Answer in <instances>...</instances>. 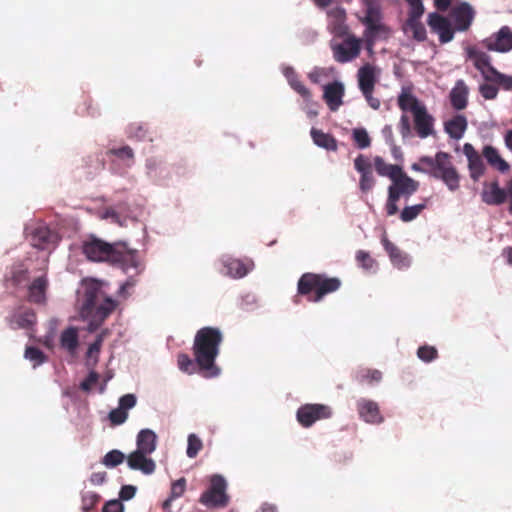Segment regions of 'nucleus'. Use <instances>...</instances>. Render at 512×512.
Wrapping results in <instances>:
<instances>
[{
  "label": "nucleus",
  "mask_w": 512,
  "mask_h": 512,
  "mask_svg": "<svg viewBox=\"0 0 512 512\" xmlns=\"http://www.w3.org/2000/svg\"><path fill=\"white\" fill-rule=\"evenodd\" d=\"M399 167L400 166L395 164L386 163L385 160L380 156H376L374 158V168L376 172L380 176L388 177L390 180L392 179L396 171H398Z\"/></svg>",
  "instance_id": "nucleus-39"
},
{
  "label": "nucleus",
  "mask_w": 512,
  "mask_h": 512,
  "mask_svg": "<svg viewBox=\"0 0 512 512\" xmlns=\"http://www.w3.org/2000/svg\"><path fill=\"white\" fill-rule=\"evenodd\" d=\"M225 267L227 274L234 278H241L248 272L246 265L238 259H230L226 261Z\"/></svg>",
  "instance_id": "nucleus-41"
},
{
  "label": "nucleus",
  "mask_w": 512,
  "mask_h": 512,
  "mask_svg": "<svg viewBox=\"0 0 512 512\" xmlns=\"http://www.w3.org/2000/svg\"><path fill=\"white\" fill-rule=\"evenodd\" d=\"M482 45L489 51L500 53L508 52L512 49V31L508 26H503L500 30L483 40Z\"/></svg>",
  "instance_id": "nucleus-11"
},
{
  "label": "nucleus",
  "mask_w": 512,
  "mask_h": 512,
  "mask_svg": "<svg viewBox=\"0 0 512 512\" xmlns=\"http://www.w3.org/2000/svg\"><path fill=\"white\" fill-rule=\"evenodd\" d=\"M29 280V271L22 265L12 266L6 275V282L13 287H19L26 284Z\"/></svg>",
  "instance_id": "nucleus-33"
},
{
  "label": "nucleus",
  "mask_w": 512,
  "mask_h": 512,
  "mask_svg": "<svg viewBox=\"0 0 512 512\" xmlns=\"http://www.w3.org/2000/svg\"><path fill=\"white\" fill-rule=\"evenodd\" d=\"M327 28L336 38H342L349 33V26L346 23V11L342 7H333L327 11Z\"/></svg>",
  "instance_id": "nucleus-13"
},
{
  "label": "nucleus",
  "mask_w": 512,
  "mask_h": 512,
  "mask_svg": "<svg viewBox=\"0 0 512 512\" xmlns=\"http://www.w3.org/2000/svg\"><path fill=\"white\" fill-rule=\"evenodd\" d=\"M373 184H374V178H373L372 170L365 172L364 174H361L360 188L362 190H364V191L370 190L373 187Z\"/></svg>",
  "instance_id": "nucleus-62"
},
{
  "label": "nucleus",
  "mask_w": 512,
  "mask_h": 512,
  "mask_svg": "<svg viewBox=\"0 0 512 512\" xmlns=\"http://www.w3.org/2000/svg\"><path fill=\"white\" fill-rule=\"evenodd\" d=\"M409 5L408 18H421L424 14V5L421 0H405Z\"/></svg>",
  "instance_id": "nucleus-50"
},
{
  "label": "nucleus",
  "mask_w": 512,
  "mask_h": 512,
  "mask_svg": "<svg viewBox=\"0 0 512 512\" xmlns=\"http://www.w3.org/2000/svg\"><path fill=\"white\" fill-rule=\"evenodd\" d=\"M463 153L467 157L470 176L477 181L485 172V165L481 155L476 151L470 143H465Z\"/></svg>",
  "instance_id": "nucleus-20"
},
{
  "label": "nucleus",
  "mask_w": 512,
  "mask_h": 512,
  "mask_svg": "<svg viewBox=\"0 0 512 512\" xmlns=\"http://www.w3.org/2000/svg\"><path fill=\"white\" fill-rule=\"evenodd\" d=\"M123 509H124V507L120 500H110L104 505L102 511L103 512H123Z\"/></svg>",
  "instance_id": "nucleus-64"
},
{
  "label": "nucleus",
  "mask_w": 512,
  "mask_h": 512,
  "mask_svg": "<svg viewBox=\"0 0 512 512\" xmlns=\"http://www.w3.org/2000/svg\"><path fill=\"white\" fill-rule=\"evenodd\" d=\"M342 282L338 277H329L326 274L304 273L298 280L297 293L306 296L308 301L320 302L325 296L336 292Z\"/></svg>",
  "instance_id": "nucleus-4"
},
{
  "label": "nucleus",
  "mask_w": 512,
  "mask_h": 512,
  "mask_svg": "<svg viewBox=\"0 0 512 512\" xmlns=\"http://www.w3.org/2000/svg\"><path fill=\"white\" fill-rule=\"evenodd\" d=\"M157 436L154 431L150 429H142L137 435V451L151 454L156 449Z\"/></svg>",
  "instance_id": "nucleus-30"
},
{
  "label": "nucleus",
  "mask_w": 512,
  "mask_h": 512,
  "mask_svg": "<svg viewBox=\"0 0 512 512\" xmlns=\"http://www.w3.org/2000/svg\"><path fill=\"white\" fill-rule=\"evenodd\" d=\"M127 135L128 138L138 141H143L146 139L152 141L151 133L149 132L147 125L144 123H131L127 128Z\"/></svg>",
  "instance_id": "nucleus-37"
},
{
  "label": "nucleus",
  "mask_w": 512,
  "mask_h": 512,
  "mask_svg": "<svg viewBox=\"0 0 512 512\" xmlns=\"http://www.w3.org/2000/svg\"><path fill=\"white\" fill-rule=\"evenodd\" d=\"M29 235L32 246L41 250L48 249L59 241L58 234L45 224H38Z\"/></svg>",
  "instance_id": "nucleus-12"
},
{
  "label": "nucleus",
  "mask_w": 512,
  "mask_h": 512,
  "mask_svg": "<svg viewBox=\"0 0 512 512\" xmlns=\"http://www.w3.org/2000/svg\"><path fill=\"white\" fill-rule=\"evenodd\" d=\"M353 139L360 149H365L371 145V139L365 129L359 128L353 130Z\"/></svg>",
  "instance_id": "nucleus-48"
},
{
  "label": "nucleus",
  "mask_w": 512,
  "mask_h": 512,
  "mask_svg": "<svg viewBox=\"0 0 512 512\" xmlns=\"http://www.w3.org/2000/svg\"><path fill=\"white\" fill-rule=\"evenodd\" d=\"M403 195L408 196L409 194H389L388 201L386 203V211L388 215H394L398 212L397 202Z\"/></svg>",
  "instance_id": "nucleus-59"
},
{
  "label": "nucleus",
  "mask_w": 512,
  "mask_h": 512,
  "mask_svg": "<svg viewBox=\"0 0 512 512\" xmlns=\"http://www.w3.org/2000/svg\"><path fill=\"white\" fill-rule=\"evenodd\" d=\"M125 459V455L119 450L109 451L103 458L102 463L106 467H116Z\"/></svg>",
  "instance_id": "nucleus-47"
},
{
  "label": "nucleus",
  "mask_w": 512,
  "mask_h": 512,
  "mask_svg": "<svg viewBox=\"0 0 512 512\" xmlns=\"http://www.w3.org/2000/svg\"><path fill=\"white\" fill-rule=\"evenodd\" d=\"M116 308V302L104 295L96 282L86 284L80 305V316L88 321L87 330L96 331Z\"/></svg>",
  "instance_id": "nucleus-3"
},
{
  "label": "nucleus",
  "mask_w": 512,
  "mask_h": 512,
  "mask_svg": "<svg viewBox=\"0 0 512 512\" xmlns=\"http://www.w3.org/2000/svg\"><path fill=\"white\" fill-rule=\"evenodd\" d=\"M381 242L395 267L404 269L410 266L409 256L393 244L386 235L382 237Z\"/></svg>",
  "instance_id": "nucleus-25"
},
{
  "label": "nucleus",
  "mask_w": 512,
  "mask_h": 512,
  "mask_svg": "<svg viewBox=\"0 0 512 512\" xmlns=\"http://www.w3.org/2000/svg\"><path fill=\"white\" fill-rule=\"evenodd\" d=\"M9 327L16 329H29L36 323V313L31 308L20 307L6 318Z\"/></svg>",
  "instance_id": "nucleus-16"
},
{
  "label": "nucleus",
  "mask_w": 512,
  "mask_h": 512,
  "mask_svg": "<svg viewBox=\"0 0 512 512\" xmlns=\"http://www.w3.org/2000/svg\"><path fill=\"white\" fill-rule=\"evenodd\" d=\"M177 363H178L179 369L185 373L193 374L196 371V365H197L196 362H194L189 357V355H187L185 353H180L177 356Z\"/></svg>",
  "instance_id": "nucleus-45"
},
{
  "label": "nucleus",
  "mask_w": 512,
  "mask_h": 512,
  "mask_svg": "<svg viewBox=\"0 0 512 512\" xmlns=\"http://www.w3.org/2000/svg\"><path fill=\"white\" fill-rule=\"evenodd\" d=\"M468 58L474 62V66L480 72L491 64L490 56L476 48L468 49Z\"/></svg>",
  "instance_id": "nucleus-38"
},
{
  "label": "nucleus",
  "mask_w": 512,
  "mask_h": 512,
  "mask_svg": "<svg viewBox=\"0 0 512 512\" xmlns=\"http://www.w3.org/2000/svg\"><path fill=\"white\" fill-rule=\"evenodd\" d=\"M417 356L424 362H431L438 357V351L434 346L424 345L418 348Z\"/></svg>",
  "instance_id": "nucleus-49"
},
{
  "label": "nucleus",
  "mask_w": 512,
  "mask_h": 512,
  "mask_svg": "<svg viewBox=\"0 0 512 512\" xmlns=\"http://www.w3.org/2000/svg\"><path fill=\"white\" fill-rule=\"evenodd\" d=\"M99 374L95 371H91L88 376L80 383V389L89 392L92 387L98 382Z\"/></svg>",
  "instance_id": "nucleus-58"
},
{
  "label": "nucleus",
  "mask_w": 512,
  "mask_h": 512,
  "mask_svg": "<svg viewBox=\"0 0 512 512\" xmlns=\"http://www.w3.org/2000/svg\"><path fill=\"white\" fill-rule=\"evenodd\" d=\"M136 404V397L133 394H126L122 396L119 400V407L124 409V411H127L128 409H131Z\"/></svg>",
  "instance_id": "nucleus-63"
},
{
  "label": "nucleus",
  "mask_w": 512,
  "mask_h": 512,
  "mask_svg": "<svg viewBox=\"0 0 512 512\" xmlns=\"http://www.w3.org/2000/svg\"><path fill=\"white\" fill-rule=\"evenodd\" d=\"M331 416V407L318 403L304 404L298 408L296 413L297 421L305 428L311 427L316 421L328 419Z\"/></svg>",
  "instance_id": "nucleus-8"
},
{
  "label": "nucleus",
  "mask_w": 512,
  "mask_h": 512,
  "mask_svg": "<svg viewBox=\"0 0 512 512\" xmlns=\"http://www.w3.org/2000/svg\"><path fill=\"white\" fill-rule=\"evenodd\" d=\"M342 39L341 42L335 40L330 42L334 60L338 63H347L359 57L362 40L351 33H347Z\"/></svg>",
  "instance_id": "nucleus-6"
},
{
  "label": "nucleus",
  "mask_w": 512,
  "mask_h": 512,
  "mask_svg": "<svg viewBox=\"0 0 512 512\" xmlns=\"http://www.w3.org/2000/svg\"><path fill=\"white\" fill-rule=\"evenodd\" d=\"M427 23L431 31L438 34L442 44L448 43L454 38V29L446 17L432 12L428 15Z\"/></svg>",
  "instance_id": "nucleus-14"
},
{
  "label": "nucleus",
  "mask_w": 512,
  "mask_h": 512,
  "mask_svg": "<svg viewBox=\"0 0 512 512\" xmlns=\"http://www.w3.org/2000/svg\"><path fill=\"white\" fill-rule=\"evenodd\" d=\"M420 163L425 166L426 171H431L433 175L438 169V153L435 155V158L429 156H423L420 158Z\"/></svg>",
  "instance_id": "nucleus-61"
},
{
  "label": "nucleus",
  "mask_w": 512,
  "mask_h": 512,
  "mask_svg": "<svg viewBox=\"0 0 512 512\" xmlns=\"http://www.w3.org/2000/svg\"><path fill=\"white\" fill-rule=\"evenodd\" d=\"M391 181L392 185L388 192H415L419 188V183L409 177L401 167L398 168Z\"/></svg>",
  "instance_id": "nucleus-23"
},
{
  "label": "nucleus",
  "mask_w": 512,
  "mask_h": 512,
  "mask_svg": "<svg viewBox=\"0 0 512 512\" xmlns=\"http://www.w3.org/2000/svg\"><path fill=\"white\" fill-rule=\"evenodd\" d=\"M482 155L487 163L499 172L506 173L510 170V165L501 157L495 147L491 145L484 146Z\"/></svg>",
  "instance_id": "nucleus-29"
},
{
  "label": "nucleus",
  "mask_w": 512,
  "mask_h": 512,
  "mask_svg": "<svg viewBox=\"0 0 512 512\" xmlns=\"http://www.w3.org/2000/svg\"><path fill=\"white\" fill-rule=\"evenodd\" d=\"M141 207L138 205H131L128 202H119L116 205L107 207L102 212L103 219L110 218L112 222L125 225L128 219L135 220L140 215Z\"/></svg>",
  "instance_id": "nucleus-9"
},
{
  "label": "nucleus",
  "mask_w": 512,
  "mask_h": 512,
  "mask_svg": "<svg viewBox=\"0 0 512 512\" xmlns=\"http://www.w3.org/2000/svg\"><path fill=\"white\" fill-rule=\"evenodd\" d=\"M127 464L129 468L139 470L146 475L154 473L156 469V464L154 460L149 457V454L137 450L127 456Z\"/></svg>",
  "instance_id": "nucleus-19"
},
{
  "label": "nucleus",
  "mask_w": 512,
  "mask_h": 512,
  "mask_svg": "<svg viewBox=\"0 0 512 512\" xmlns=\"http://www.w3.org/2000/svg\"><path fill=\"white\" fill-rule=\"evenodd\" d=\"M203 443L201 439L195 434H190L188 436V446H187V456L189 458H195L198 453L202 450Z\"/></svg>",
  "instance_id": "nucleus-46"
},
{
  "label": "nucleus",
  "mask_w": 512,
  "mask_h": 512,
  "mask_svg": "<svg viewBox=\"0 0 512 512\" xmlns=\"http://www.w3.org/2000/svg\"><path fill=\"white\" fill-rule=\"evenodd\" d=\"M475 12L468 3H462L455 7L452 11V17L455 23V27L458 31H466L473 19Z\"/></svg>",
  "instance_id": "nucleus-24"
},
{
  "label": "nucleus",
  "mask_w": 512,
  "mask_h": 512,
  "mask_svg": "<svg viewBox=\"0 0 512 512\" xmlns=\"http://www.w3.org/2000/svg\"><path fill=\"white\" fill-rule=\"evenodd\" d=\"M107 155L116 156L125 161L127 166H131L134 163V152L130 146L109 149Z\"/></svg>",
  "instance_id": "nucleus-42"
},
{
  "label": "nucleus",
  "mask_w": 512,
  "mask_h": 512,
  "mask_svg": "<svg viewBox=\"0 0 512 512\" xmlns=\"http://www.w3.org/2000/svg\"><path fill=\"white\" fill-rule=\"evenodd\" d=\"M357 410L361 419L370 424H379L383 421L379 406L376 402L368 399L357 401Z\"/></svg>",
  "instance_id": "nucleus-21"
},
{
  "label": "nucleus",
  "mask_w": 512,
  "mask_h": 512,
  "mask_svg": "<svg viewBox=\"0 0 512 512\" xmlns=\"http://www.w3.org/2000/svg\"><path fill=\"white\" fill-rule=\"evenodd\" d=\"M100 496L92 491L86 492L82 495L83 510L89 512L99 502Z\"/></svg>",
  "instance_id": "nucleus-51"
},
{
  "label": "nucleus",
  "mask_w": 512,
  "mask_h": 512,
  "mask_svg": "<svg viewBox=\"0 0 512 512\" xmlns=\"http://www.w3.org/2000/svg\"><path fill=\"white\" fill-rule=\"evenodd\" d=\"M434 176L441 178L450 190L459 186V175L450 162V155L446 152H438V169Z\"/></svg>",
  "instance_id": "nucleus-10"
},
{
  "label": "nucleus",
  "mask_w": 512,
  "mask_h": 512,
  "mask_svg": "<svg viewBox=\"0 0 512 512\" xmlns=\"http://www.w3.org/2000/svg\"><path fill=\"white\" fill-rule=\"evenodd\" d=\"M381 20V12L379 5L375 2L368 0L366 1V10H365V16L361 20V22L366 24H372L374 22H378Z\"/></svg>",
  "instance_id": "nucleus-40"
},
{
  "label": "nucleus",
  "mask_w": 512,
  "mask_h": 512,
  "mask_svg": "<svg viewBox=\"0 0 512 512\" xmlns=\"http://www.w3.org/2000/svg\"><path fill=\"white\" fill-rule=\"evenodd\" d=\"M128 417L127 411H124V409L118 407L116 409H113L109 413V420L113 425H121L123 424Z\"/></svg>",
  "instance_id": "nucleus-53"
},
{
  "label": "nucleus",
  "mask_w": 512,
  "mask_h": 512,
  "mask_svg": "<svg viewBox=\"0 0 512 512\" xmlns=\"http://www.w3.org/2000/svg\"><path fill=\"white\" fill-rule=\"evenodd\" d=\"M345 87L342 82L334 81L324 85L323 99L332 112H336L343 105Z\"/></svg>",
  "instance_id": "nucleus-15"
},
{
  "label": "nucleus",
  "mask_w": 512,
  "mask_h": 512,
  "mask_svg": "<svg viewBox=\"0 0 512 512\" xmlns=\"http://www.w3.org/2000/svg\"><path fill=\"white\" fill-rule=\"evenodd\" d=\"M284 75L292 89L295 90L305 102H310L312 100V94L310 90L300 81L297 73L293 68H286Z\"/></svg>",
  "instance_id": "nucleus-31"
},
{
  "label": "nucleus",
  "mask_w": 512,
  "mask_h": 512,
  "mask_svg": "<svg viewBox=\"0 0 512 512\" xmlns=\"http://www.w3.org/2000/svg\"><path fill=\"white\" fill-rule=\"evenodd\" d=\"M227 483L221 475H213L209 488L202 493L199 502L208 508L225 507L229 502Z\"/></svg>",
  "instance_id": "nucleus-7"
},
{
  "label": "nucleus",
  "mask_w": 512,
  "mask_h": 512,
  "mask_svg": "<svg viewBox=\"0 0 512 512\" xmlns=\"http://www.w3.org/2000/svg\"><path fill=\"white\" fill-rule=\"evenodd\" d=\"M469 87L464 80L459 79L449 93L452 108L457 111L466 109L468 105Z\"/></svg>",
  "instance_id": "nucleus-22"
},
{
  "label": "nucleus",
  "mask_w": 512,
  "mask_h": 512,
  "mask_svg": "<svg viewBox=\"0 0 512 512\" xmlns=\"http://www.w3.org/2000/svg\"><path fill=\"white\" fill-rule=\"evenodd\" d=\"M356 260L359 263V265L366 270L371 269L373 267V265L375 264V261L370 256V254L363 250H359L356 253Z\"/></svg>",
  "instance_id": "nucleus-52"
},
{
  "label": "nucleus",
  "mask_w": 512,
  "mask_h": 512,
  "mask_svg": "<svg viewBox=\"0 0 512 512\" xmlns=\"http://www.w3.org/2000/svg\"><path fill=\"white\" fill-rule=\"evenodd\" d=\"M355 379L361 384L372 385L382 380V373L377 369L362 368L356 372Z\"/></svg>",
  "instance_id": "nucleus-36"
},
{
  "label": "nucleus",
  "mask_w": 512,
  "mask_h": 512,
  "mask_svg": "<svg viewBox=\"0 0 512 512\" xmlns=\"http://www.w3.org/2000/svg\"><path fill=\"white\" fill-rule=\"evenodd\" d=\"M310 134L314 143L319 147L331 151L337 150V141L332 135L324 133L322 130H318L315 128L311 129Z\"/></svg>",
  "instance_id": "nucleus-34"
},
{
  "label": "nucleus",
  "mask_w": 512,
  "mask_h": 512,
  "mask_svg": "<svg viewBox=\"0 0 512 512\" xmlns=\"http://www.w3.org/2000/svg\"><path fill=\"white\" fill-rule=\"evenodd\" d=\"M185 490H186V479L184 477H182L172 483L170 496H172V498H175V499L179 498L184 494Z\"/></svg>",
  "instance_id": "nucleus-56"
},
{
  "label": "nucleus",
  "mask_w": 512,
  "mask_h": 512,
  "mask_svg": "<svg viewBox=\"0 0 512 512\" xmlns=\"http://www.w3.org/2000/svg\"><path fill=\"white\" fill-rule=\"evenodd\" d=\"M82 252L88 260L94 262H109L123 269L137 268V251L130 249L123 242L110 244L95 236L83 242Z\"/></svg>",
  "instance_id": "nucleus-1"
},
{
  "label": "nucleus",
  "mask_w": 512,
  "mask_h": 512,
  "mask_svg": "<svg viewBox=\"0 0 512 512\" xmlns=\"http://www.w3.org/2000/svg\"><path fill=\"white\" fill-rule=\"evenodd\" d=\"M508 194H482V201L488 205H501L506 202Z\"/></svg>",
  "instance_id": "nucleus-57"
},
{
  "label": "nucleus",
  "mask_w": 512,
  "mask_h": 512,
  "mask_svg": "<svg viewBox=\"0 0 512 512\" xmlns=\"http://www.w3.org/2000/svg\"><path fill=\"white\" fill-rule=\"evenodd\" d=\"M468 126L467 118L462 114H456L451 119L444 122L445 132L455 140L463 137Z\"/></svg>",
  "instance_id": "nucleus-26"
},
{
  "label": "nucleus",
  "mask_w": 512,
  "mask_h": 512,
  "mask_svg": "<svg viewBox=\"0 0 512 512\" xmlns=\"http://www.w3.org/2000/svg\"><path fill=\"white\" fill-rule=\"evenodd\" d=\"M426 207V202L412 205V206H406L402 212L400 213V219L403 222H410L414 220Z\"/></svg>",
  "instance_id": "nucleus-44"
},
{
  "label": "nucleus",
  "mask_w": 512,
  "mask_h": 512,
  "mask_svg": "<svg viewBox=\"0 0 512 512\" xmlns=\"http://www.w3.org/2000/svg\"><path fill=\"white\" fill-rule=\"evenodd\" d=\"M480 73L482 74L483 78L486 81L495 82V83H497V81L499 80V78L502 74L491 64L488 67H486L485 69H483Z\"/></svg>",
  "instance_id": "nucleus-60"
},
{
  "label": "nucleus",
  "mask_w": 512,
  "mask_h": 512,
  "mask_svg": "<svg viewBox=\"0 0 512 512\" xmlns=\"http://www.w3.org/2000/svg\"><path fill=\"white\" fill-rule=\"evenodd\" d=\"M25 358L33 363V366H39L47 361V356L37 347L27 346L25 349Z\"/></svg>",
  "instance_id": "nucleus-43"
},
{
  "label": "nucleus",
  "mask_w": 512,
  "mask_h": 512,
  "mask_svg": "<svg viewBox=\"0 0 512 512\" xmlns=\"http://www.w3.org/2000/svg\"><path fill=\"white\" fill-rule=\"evenodd\" d=\"M48 286L49 280L46 274L35 277L28 285V301L34 304H45L47 301L46 293Z\"/></svg>",
  "instance_id": "nucleus-18"
},
{
  "label": "nucleus",
  "mask_w": 512,
  "mask_h": 512,
  "mask_svg": "<svg viewBox=\"0 0 512 512\" xmlns=\"http://www.w3.org/2000/svg\"><path fill=\"white\" fill-rule=\"evenodd\" d=\"M414 130L416 135L425 139L431 135H434V117L428 112L425 107L423 110L413 115Z\"/></svg>",
  "instance_id": "nucleus-17"
},
{
  "label": "nucleus",
  "mask_w": 512,
  "mask_h": 512,
  "mask_svg": "<svg viewBox=\"0 0 512 512\" xmlns=\"http://www.w3.org/2000/svg\"><path fill=\"white\" fill-rule=\"evenodd\" d=\"M222 341L223 335L219 328L207 326L197 331L192 349L195 362L204 377H217L220 374L215 360Z\"/></svg>",
  "instance_id": "nucleus-2"
},
{
  "label": "nucleus",
  "mask_w": 512,
  "mask_h": 512,
  "mask_svg": "<svg viewBox=\"0 0 512 512\" xmlns=\"http://www.w3.org/2000/svg\"><path fill=\"white\" fill-rule=\"evenodd\" d=\"M366 29L364 31V38L366 40L367 46L371 47L377 37L380 35L387 36L388 29L387 27L382 24L380 21L374 22L372 24H366Z\"/></svg>",
  "instance_id": "nucleus-35"
},
{
  "label": "nucleus",
  "mask_w": 512,
  "mask_h": 512,
  "mask_svg": "<svg viewBox=\"0 0 512 512\" xmlns=\"http://www.w3.org/2000/svg\"><path fill=\"white\" fill-rule=\"evenodd\" d=\"M374 68L366 64L358 70V85L362 93L373 92L376 84Z\"/></svg>",
  "instance_id": "nucleus-28"
},
{
  "label": "nucleus",
  "mask_w": 512,
  "mask_h": 512,
  "mask_svg": "<svg viewBox=\"0 0 512 512\" xmlns=\"http://www.w3.org/2000/svg\"><path fill=\"white\" fill-rule=\"evenodd\" d=\"M354 167L361 174L372 170L369 159L362 154L354 160Z\"/></svg>",
  "instance_id": "nucleus-55"
},
{
  "label": "nucleus",
  "mask_w": 512,
  "mask_h": 512,
  "mask_svg": "<svg viewBox=\"0 0 512 512\" xmlns=\"http://www.w3.org/2000/svg\"><path fill=\"white\" fill-rule=\"evenodd\" d=\"M481 96L486 100H493L498 95V88L491 84H481L479 86Z\"/></svg>",
  "instance_id": "nucleus-54"
},
{
  "label": "nucleus",
  "mask_w": 512,
  "mask_h": 512,
  "mask_svg": "<svg viewBox=\"0 0 512 512\" xmlns=\"http://www.w3.org/2000/svg\"><path fill=\"white\" fill-rule=\"evenodd\" d=\"M59 342L62 349L74 356L79 346L78 328L70 326L64 329L60 334Z\"/></svg>",
  "instance_id": "nucleus-27"
},
{
  "label": "nucleus",
  "mask_w": 512,
  "mask_h": 512,
  "mask_svg": "<svg viewBox=\"0 0 512 512\" xmlns=\"http://www.w3.org/2000/svg\"><path fill=\"white\" fill-rule=\"evenodd\" d=\"M397 105L403 112L398 124L399 132L402 138L406 139L412 136L410 118L406 113L411 112L413 116L414 114L423 110L426 106L415 95L406 89H403L399 94L397 98Z\"/></svg>",
  "instance_id": "nucleus-5"
},
{
  "label": "nucleus",
  "mask_w": 512,
  "mask_h": 512,
  "mask_svg": "<svg viewBox=\"0 0 512 512\" xmlns=\"http://www.w3.org/2000/svg\"><path fill=\"white\" fill-rule=\"evenodd\" d=\"M421 18H407L403 30L405 33H411L414 40L423 42L427 38L426 29L424 24L420 21Z\"/></svg>",
  "instance_id": "nucleus-32"
}]
</instances>
